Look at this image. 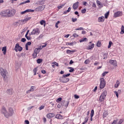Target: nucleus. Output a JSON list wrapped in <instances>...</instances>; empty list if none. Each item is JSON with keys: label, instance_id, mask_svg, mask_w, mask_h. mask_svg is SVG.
<instances>
[{"label": "nucleus", "instance_id": "4be33fe9", "mask_svg": "<svg viewBox=\"0 0 124 124\" xmlns=\"http://www.w3.org/2000/svg\"><path fill=\"white\" fill-rule=\"evenodd\" d=\"M2 51H3V55L6 54V46L3 47L2 49Z\"/></svg>", "mask_w": 124, "mask_h": 124}, {"label": "nucleus", "instance_id": "e2e57ef3", "mask_svg": "<svg viewBox=\"0 0 124 124\" xmlns=\"http://www.w3.org/2000/svg\"><path fill=\"white\" fill-rule=\"evenodd\" d=\"M73 36H74V37H78V35H77V34H76V33H75L73 34Z\"/></svg>", "mask_w": 124, "mask_h": 124}, {"label": "nucleus", "instance_id": "f704fd0d", "mask_svg": "<svg viewBox=\"0 0 124 124\" xmlns=\"http://www.w3.org/2000/svg\"><path fill=\"white\" fill-rule=\"evenodd\" d=\"M37 63H41V62H42V59H37Z\"/></svg>", "mask_w": 124, "mask_h": 124}, {"label": "nucleus", "instance_id": "6ab92c4d", "mask_svg": "<svg viewBox=\"0 0 124 124\" xmlns=\"http://www.w3.org/2000/svg\"><path fill=\"white\" fill-rule=\"evenodd\" d=\"M94 48V44H92L91 45H90L88 47H87V50H93Z\"/></svg>", "mask_w": 124, "mask_h": 124}, {"label": "nucleus", "instance_id": "774afa93", "mask_svg": "<svg viewBox=\"0 0 124 124\" xmlns=\"http://www.w3.org/2000/svg\"><path fill=\"white\" fill-rule=\"evenodd\" d=\"M118 122V120H114L112 122V124H117V122Z\"/></svg>", "mask_w": 124, "mask_h": 124}, {"label": "nucleus", "instance_id": "2f4dec72", "mask_svg": "<svg viewBox=\"0 0 124 124\" xmlns=\"http://www.w3.org/2000/svg\"><path fill=\"white\" fill-rule=\"evenodd\" d=\"M25 11L27 12H34V10H31V9H27L25 10Z\"/></svg>", "mask_w": 124, "mask_h": 124}, {"label": "nucleus", "instance_id": "58836bf2", "mask_svg": "<svg viewBox=\"0 0 124 124\" xmlns=\"http://www.w3.org/2000/svg\"><path fill=\"white\" fill-rule=\"evenodd\" d=\"M20 21H16L14 23L13 25L14 26H15L16 27H17L18 26V24H19Z\"/></svg>", "mask_w": 124, "mask_h": 124}, {"label": "nucleus", "instance_id": "393cba45", "mask_svg": "<svg viewBox=\"0 0 124 124\" xmlns=\"http://www.w3.org/2000/svg\"><path fill=\"white\" fill-rule=\"evenodd\" d=\"M107 116H108V112L105 111L104 112H103V118H106L107 117Z\"/></svg>", "mask_w": 124, "mask_h": 124}, {"label": "nucleus", "instance_id": "cd10ccee", "mask_svg": "<svg viewBox=\"0 0 124 124\" xmlns=\"http://www.w3.org/2000/svg\"><path fill=\"white\" fill-rule=\"evenodd\" d=\"M84 41H87V38H83L79 40V42L82 43Z\"/></svg>", "mask_w": 124, "mask_h": 124}, {"label": "nucleus", "instance_id": "3c124183", "mask_svg": "<svg viewBox=\"0 0 124 124\" xmlns=\"http://www.w3.org/2000/svg\"><path fill=\"white\" fill-rule=\"evenodd\" d=\"M108 73V72H104L102 74V76L103 77L105 76L106 75V74H107Z\"/></svg>", "mask_w": 124, "mask_h": 124}, {"label": "nucleus", "instance_id": "f03ea898", "mask_svg": "<svg viewBox=\"0 0 124 124\" xmlns=\"http://www.w3.org/2000/svg\"><path fill=\"white\" fill-rule=\"evenodd\" d=\"M7 14H8V17H13L14 15H15V13H16V11L15 9H7Z\"/></svg>", "mask_w": 124, "mask_h": 124}, {"label": "nucleus", "instance_id": "69168bd1", "mask_svg": "<svg viewBox=\"0 0 124 124\" xmlns=\"http://www.w3.org/2000/svg\"><path fill=\"white\" fill-rule=\"evenodd\" d=\"M25 124H30V121H29L28 120H25Z\"/></svg>", "mask_w": 124, "mask_h": 124}, {"label": "nucleus", "instance_id": "4d7b16f0", "mask_svg": "<svg viewBox=\"0 0 124 124\" xmlns=\"http://www.w3.org/2000/svg\"><path fill=\"white\" fill-rule=\"evenodd\" d=\"M26 39L25 38H23L21 39V42H25L26 41Z\"/></svg>", "mask_w": 124, "mask_h": 124}, {"label": "nucleus", "instance_id": "423d86ee", "mask_svg": "<svg viewBox=\"0 0 124 124\" xmlns=\"http://www.w3.org/2000/svg\"><path fill=\"white\" fill-rule=\"evenodd\" d=\"M15 50L16 52H18V51H19V52H21V51L23 50V47H21V46L19 45V44L17 43L16 45Z\"/></svg>", "mask_w": 124, "mask_h": 124}, {"label": "nucleus", "instance_id": "a18cd8bd", "mask_svg": "<svg viewBox=\"0 0 124 124\" xmlns=\"http://www.w3.org/2000/svg\"><path fill=\"white\" fill-rule=\"evenodd\" d=\"M52 64H54V65H56V66H59V63L58 62H54L52 63Z\"/></svg>", "mask_w": 124, "mask_h": 124}, {"label": "nucleus", "instance_id": "603ef678", "mask_svg": "<svg viewBox=\"0 0 124 124\" xmlns=\"http://www.w3.org/2000/svg\"><path fill=\"white\" fill-rule=\"evenodd\" d=\"M44 44L45 45L41 46H42V48H45V47H46L47 46V43H45Z\"/></svg>", "mask_w": 124, "mask_h": 124}, {"label": "nucleus", "instance_id": "20e7f679", "mask_svg": "<svg viewBox=\"0 0 124 124\" xmlns=\"http://www.w3.org/2000/svg\"><path fill=\"white\" fill-rule=\"evenodd\" d=\"M106 95H107V91L106 90H105L100 95L99 97V101L101 102H102V101H104L105 98L106 97Z\"/></svg>", "mask_w": 124, "mask_h": 124}, {"label": "nucleus", "instance_id": "37998d69", "mask_svg": "<svg viewBox=\"0 0 124 124\" xmlns=\"http://www.w3.org/2000/svg\"><path fill=\"white\" fill-rule=\"evenodd\" d=\"M60 23H61V21H58L55 24V27L57 28V29L59 28V26H58V25H59V24H60Z\"/></svg>", "mask_w": 124, "mask_h": 124}, {"label": "nucleus", "instance_id": "aec40b11", "mask_svg": "<svg viewBox=\"0 0 124 124\" xmlns=\"http://www.w3.org/2000/svg\"><path fill=\"white\" fill-rule=\"evenodd\" d=\"M109 63H111V64H113V65H117V61L115 60H110L109 61Z\"/></svg>", "mask_w": 124, "mask_h": 124}, {"label": "nucleus", "instance_id": "c03bdc74", "mask_svg": "<svg viewBox=\"0 0 124 124\" xmlns=\"http://www.w3.org/2000/svg\"><path fill=\"white\" fill-rule=\"evenodd\" d=\"M73 44H74V43L73 42L71 43H66V45H70V46H72Z\"/></svg>", "mask_w": 124, "mask_h": 124}, {"label": "nucleus", "instance_id": "f257e3e1", "mask_svg": "<svg viewBox=\"0 0 124 124\" xmlns=\"http://www.w3.org/2000/svg\"><path fill=\"white\" fill-rule=\"evenodd\" d=\"M0 73L3 77L4 81H6L7 80V71L2 68H0Z\"/></svg>", "mask_w": 124, "mask_h": 124}, {"label": "nucleus", "instance_id": "f3484780", "mask_svg": "<svg viewBox=\"0 0 124 124\" xmlns=\"http://www.w3.org/2000/svg\"><path fill=\"white\" fill-rule=\"evenodd\" d=\"M7 93L8 94H9L10 95H12V93H13V89H8L6 91Z\"/></svg>", "mask_w": 124, "mask_h": 124}, {"label": "nucleus", "instance_id": "6e6d98bb", "mask_svg": "<svg viewBox=\"0 0 124 124\" xmlns=\"http://www.w3.org/2000/svg\"><path fill=\"white\" fill-rule=\"evenodd\" d=\"M116 84H117V86H115V88H118L119 86H120V82L118 81H117L116 82Z\"/></svg>", "mask_w": 124, "mask_h": 124}, {"label": "nucleus", "instance_id": "c85d7f7f", "mask_svg": "<svg viewBox=\"0 0 124 124\" xmlns=\"http://www.w3.org/2000/svg\"><path fill=\"white\" fill-rule=\"evenodd\" d=\"M34 52L36 53L37 54L39 53V49L35 48L34 50Z\"/></svg>", "mask_w": 124, "mask_h": 124}, {"label": "nucleus", "instance_id": "dca6fc26", "mask_svg": "<svg viewBox=\"0 0 124 124\" xmlns=\"http://www.w3.org/2000/svg\"><path fill=\"white\" fill-rule=\"evenodd\" d=\"M55 114L53 113H49L46 115V117L48 119H51V118H53L55 117Z\"/></svg>", "mask_w": 124, "mask_h": 124}, {"label": "nucleus", "instance_id": "473e14b6", "mask_svg": "<svg viewBox=\"0 0 124 124\" xmlns=\"http://www.w3.org/2000/svg\"><path fill=\"white\" fill-rule=\"evenodd\" d=\"M109 12H107L105 14V17L106 19H107L108 18V16H109Z\"/></svg>", "mask_w": 124, "mask_h": 124}, {"label": "nucleus", "instance_id": "412c9836", "mask_svg": "<svg viewBox=\"0 0 124 124\" xmlns=\"http://www.w3.org/2000/svg\"><path fill=\"white\" fill-rule=\"evenodd\" d=\"M74 52H75V50H66L67 54H69L70 55L73 54V53H74Z\"/></svg>", "mask_w": 124, "mask_h": 124}, {"label": "nucleus", "instance_id": "ea45409f", "mask_svg": "<svg viewBox=\"0 0 124 124\" xmlns=\"http://www.w3.org/2000/svg\"><path fill=\"white\" fill-rule=\"evenodd\" d=\"M112 44H113V43L111 41H109L108 48H111V46Z\"/></svg>", "mask_w": 124, "mask_h": 124}, {"label": "nucleus", "instance_id": "f8f14e48", "mask_svg": "<svg viewBox=\"0 0 124 124\" xmlns=\"http://www.w3.org/2000/svg\"><path fill=\"white\" fill-rule=\"evenodd\" d=\"M45 9V5L39 6L35 8L36 11H42Z\"/></svg>", "mask_w": 124, "mask_h": 124}, {"label": "nucleus", "instance_id": "5701e85b", "mask_svg": "<svg viewBox=\"0 0 124 124\" xmlns=\"http://www.w3.org/2000/svg\"><path fill=\"white\" fill-rule=\"evenodd\" d=\"M34 91V86H31L30 90L27 92V93H29L30 92H33Z\"/></svg>", "mask_w": 124, "mask_h": 124}, {"label": "nucleus", "instance_id": "338daca9", "mask_svg": "<svg viewBox=\"0 0 124 124\" xmlns=\"http://www.w3.org/2000/svg\"><path fill=\"white\" fill-rule=\"evenodd\" d=\"M76 21H77V18H72V22H73L74 23L75 22H76Z\"/></svg>", "mask_w": 124, "mask_h": 124}, {"label": "nucleus", "instance_id": "864d4df0", "mask_svg": "<svg viewBox=\"0 0 124 124\" xmlns=\"http://www.w3.org/2000/svg\"><path fill=\"white\" fill-rule=\"evenodd\" d=\"M62 98L61 97H59V98H58L57 99V100H56V101L57 102H60L61 100H62Z\"/></svg>", "mask_w": 124, "mask_h": 124}, {"label": "nucleus", "instance_id": "680f3d73", "mask_svg": "<svg viewBox=\"0 0 124 124\" xmlns=\"http://www.w3.org/2000/svg\"><path fill=\"white\" fill-rule=\"evenodd\" d=\"M123 119H120V121L118 122V124H123Z\"/></svg>", "mask_w": 124, "mask_h": 124}, {"label": "nucleus", "instance_id": "1a4fd4ad", "mask_svg": "<svg viewBox=\"0 0 124 124\" xmlns=\"http://www.w3.org/2000/svg\"><path fill=\"white\" fill-rule=\"evenodd\" d=\"M1 113L3 115H4L5 118H7V116L6 115H7V110H6V109L4 107H2V109L1 110Z\"/></svg>", "mask_w": 124, "mask_h": 124}, {"label": "nucleus", "instance_id": "a878e982", "mask_svg": "<svg viewBox=\"0 0 124 124\" xmlns=\"http://www.w3.org/2000/svg\"><path fill=\"white\" fill-rule=\"evenodd\" d=\"M121 30V31L120 32L121 34H124V25L122 26Z\"/></svg>", "mask_w": 124, "mask_h": 124}, {"label": "nucleus", "instance_id": "49530a36", "mask_svg": "<svg viewBox=\"0 0 124 124\" xmlns=\"http://www.w3.org/2000/svg\"><path fill=\"white\" fill-rule=\"evenodd\" d=\"M44 2H45V0H42L40 1L39 3L40 4H44Z\"/></svg>", "mask_w": 124, "mask_h": 124}, {"label": "nucleus", "instance_id": "5fc2aeb1", "mask_svg": "<svg viewBox=\"0 0 124 124\" xmlns=\"http://www.w3.org/2000/svg\"><path fill=\"white\" fill-rule=\"evenodd\" d=\"M89 62H90V61H89L88 60H86L85 62L84 63L85 64H88V63H89Z\"/></svg>", "mask_w": 124, "mask_h": 124}, {"label": "nucleus", "instance_id": "c756f323", "mask_svg": "<svg viewBox=\"0 0 124 124\" xmlns=\"http://www.w3.org/2000/svg\"><path fill=\"white\" fill-rule=\"evenodd\" d=\"M37 57V53H36L34 52V53L32 54V57L33 59H35Z\"/></svg>", "mask_w": 124, "mask_h": 124}, {"label": "nucleus", "instance_id": "7ed1b4c3", "mask_svg": "<svg viewBox=\"0 0 124 124\" xmlns=\"http://www.w3.org/2000/svg\"><path fill=\"white\" fill-rule=\"evenodd\" d=\"M100 89L102 90V89H104V88H105V86H106V82L103 78H100Z\"/></svg>", "mask_w": 124, "mask_h": 124}, {"label": "nucleus", "instance_id": "b1692460", "mask_svg": "<svg viewBox=\"0 0 124 124\" xmlns=\"http://www.w3.org/2000/svg\"><path fill=\"white\" fill-rule=\"evenodd\" d=\"M29 2H31V1L30 0H27L24 2L20 3L19 4V5H22V4H26V3H29Z\"/></svg>", "mask_w": 124, "mask_h": 124}, {"label": "nucleus", "instance_id": "0eeeda50", "mask_svg": "<svg viewBox=\"0 0 124 124\" xmlns=\"http://www.w3.org/2000/svg\"><path fill=\"white\" fill-rule=\"evenodd\" d=\"M60 80L62 83H67V82L69 81V78L64 77H62Z\"/></svg>", "mask_w": 124, "mask_h": 124}, {"label": "nucleus", "instance_id": "bb28decb", "mask_svg": "<svg viewBox=\"0 0 124 124\" xmlns=\"http://www.w3.org/2000/svg\"><path fill=\"white\" fill-rule=\"evenodd\" d=\"M69 104V102L68 101H65V103H64V106L66 108H67L68 106V105Z\"/></svg>", "mask_w": 124, "mask_h": 124}, {"label": "nucleus", "instance_id": "09e8293b", "mask_svg": "<svg viewBox=\"0 0 124 124\" xmlns=\"http://www.w3.org/2000/svg\"><path fill=\"white\" fill-rule=\"evenodd\" d=\"M25 37L28 40H31V37L30 36H28V35L25 36Z\"/></svg>", "mask_w": 124, "mask_h": 124}, {"label": "nucleus", "instance_id": "bf43d9fd", "mask_svg": "<svg viewBox=\"0 0 124 124\" xmlns=\"http://www.w3.org/2000/svg\"><path fill=\"white\" fill-rule=\"evenodd\" d=\"M96 2H97V5L99 7V6L101 4V3L100 2V1H98V0H97Z\"/></svg>", "mask_w": 124, "mask_h": 124}, {"label": "nucleus", "instance_id": "8fccbe9b", "mask_svg": "<svg viewBox=\"0 0 124 124\" xmlns=\"http://www.w3.org/2000/svg\"><path fill=\"white\" fill-rule=\"evenodd\" d=\"M69 76H70V74H67V75H63V77H65V78H66V77H68Z\"/></svg>", "mask_w": 124, "mask_h": 124}, {"label": "nucleus", "instance_id": "39448f33", "mask_svg": "<svg viewBox=\"0 0 124 124\" xmlns=\"http://www.w3.org/2000/svg\"><path fill=\"white\" fill-rule=\"evenodd\" d=\"M14 113V110H13V108H9L8 109V112H7V118H8L9 117H12L13 116V114Z\"/></svg>", "mask_w": 124, "mask_h": 124}, {"label": "nucleus", "instance_id": "4468645a", "mask_svg": "<svg viewBox=\"0 0 124 124\" xmlns=\"http://www.w3.org/2000/svg\"><path fill=\"white\" fill-rule=\"evenodd\" d=\"M104 20H105V17L103 16L99 17L98 18V21L100 23H103V22H104Z\"/></svg>", "mask_w": 124, "mask_h": 124}, {"label": "nucleus", "instance_id": "ddd939ff", "mask_svg": "<svg viewBox=\"0 0 124 124\" xmlns=\"http://www.w3.org/2000/svg\"><path fill=\"white\" fill-rule=\"evenodd\" d=\"M123 15V13L122 12H117L114 13V16L117 18V17H120V16H122Z\"/></svg>", "mask_w": 124, "mask_h": 124}, {"label": "nucleus", "instance_id": "72a5a7b5", "mask_svg": "<svg viewBox=\"0 0 124 124\" xmlns=\"http://www.w3.org/2000/svg\"><path fill=\"white\" fill-rule=\"evenodd\" d=\"M88 121H89V117H86L85 119V121L83 122V123L84 124H86Z\"/></svg>", "mask_w": 124, "mask_h": 124}, {"label": "nucleus", "instance_id": "a211bd4d", "mask_svg": "<svg viewBox=\"0 0 124 124\" xmlns=\"http://www.w3.org/2000/svg\"><path fill=\"white\" fill-rule=\"evenodd\" d=\"M55 118L56 119L62 120V119H63V116L62 115V114H58L55 116Z\"/></svg>", "mask_w": 124, "mask_h": 124}, {"label": "nucleus", "instance_id": "6e6552de", "mask_svg": "<svg viewBox=\"0 0 124 124\" xmlns=\"http://www.w3.org/2000/svg\"><path fill=\"white\" fill-rule=\"evenodd\" d=\"M0 16H1V17H3L4 18L8 17L7 10L1 11L0 13Z\"/></svg>", "mask_w": 124, "mask_h": 124}, {"label": "nucleus", "instance_id": "0e129e2a", "mask_svg": "<svg viewBox=\"0 0 124 124\" xmlns=\"http://www.w3.org/2000/svg\"><path fill=\"white\" fill-rule=\"evenodd\" d=\"M69 72L72 73L74 71V69L73 68H72L70 70H69Z\"/></svg>", "mask_w": 124, "mask_h": 124}, {"label": "nucleus", "instance_id": "7c9ffc66", "mask_svg": "<svg viewBox=\"0 0 124 124\" xmlns=\"http://www.w3.org/2000/svg\"><path fill=\"white\" fill-rule=\"evenodd\" d=\"M40 24H41V25H43L44 24H44V27H45V24H46V22H45V20H41L40 22Z\"/></svg>", "mask_w": 124, "mask_h": 124}, {"label": "nucleus", "instance_id": "e433bc0d", "mask_svg": "<svg viewBox=\"0 0 124 124\" xmlns=\"http://www.w3.org/2000/svg\"><path fill=\"white\" fill-rule=\"evenodd\" d=\"M84 28L83 27H80L79 28H77L75 29V31H83Z\"/></svg>", "mask_w": 124, "mask_h": 124}, {"label": "nucleus", "instance_id": "c9c22d12", "mask_svg": "<svg viewBox=\"0 0 124 124\" xmlns=\"http://www.w3.org/2000/svg\"><path fill=\"white\" fill-rule=\"evenodd\" d=\"M93 115H94V110L92 109L91 110V117H93Z\"/></svg>", "mask_w": 124, "mask_h": 124}, {"label": "nucleus", "instance_id": "2eb2a0df", "mask_svg": "<svg viewBox=\"0 0 124 124\" xmlns=\"http://www.w3.org/2000/svg\"><path fill=\"white\" fill-rule=\"evenodd\" d=\"M79 4V2L77 1V2L75 3L73 5V8L75 10H76V9H77V8H78V7Z\"/></svg>", "mask_w": 124, "mask_h": 124}, {"label": "nucleus", "instance_id": "9b49d317", "mask_svg": "<svg viewBox=\"0 0 124 124\" xmlns=\"http://www.w3.org/2000/svg\"><path fill=\"white\" fill-rule=\"evenodd\" d=\"M40 33V31L39 29H33L31 32V34H39Z\"/></svg>", "mask_w": 124, "mask_h": 124}, {"label": "nucleus", "instance_id": "a19ab883", "mask_svg": "<svg viewBox=\"0 0 124 124\" xmlns=\"http://www.w3.org/2000/svg\"><path fill=\"white\" fill-rule=\"evenodd\" d=\"M96 45H97V47H100L101 46V43L99 41H98Z\"/></svg>", "mask_w": 124, "mask_h": 124}, {"label": "nucleus", "instance_id": "de8ad7c7", "mask_svg": "<svg viewBox=\"0 0 124 124\" xmlns=\"http://www.w3.org/2000/svg\"><path fill=\"white\" fill-rule=\"evenodd\" d=\"M27 46H31V42H28L26 44Z\"/></svg>", "mask_w": 124, "mask_h": 124}, {"label": "nucleus", "instance_id": "9d476101", "mask_svg": "<svg viewBox=\"0 0 124 124\" xmlns=\"http://www.w3.org/2000/svg\"><path fill=\"white\" fill-rule=\"evenodd\" d=\"M31 17H28L27 18H24V19H22L21 20H19V22H21L22 24L24 25V24H26L28 21H29V20H31Z\"/></svg>", "mask_w": 124, "mask_h": 124}, {"label": "nucleus", "instance_id": "13d9d810", "mask_svg": "<svg viewBox=\"0 0 124 124\" xmlns=\"http://www.w3.org/2000/svg\"><path fill=\"white\" fill-rule=\"evenodd\" d=\"M39 110H42V109H44V106H41L39 108Z\"/></svg>", "mask_w": 124, "mask_h": 124}, {"label": "nucleus", "instance_id": "79ce46f5", "mask_svg": "<svg viewBox=\"0 0 124 124\" xmlns=\"http://www.w3.org/2000/svg\"><path fill=\"white\" fill-rule=\"evenodd\" d=\"M86 11H87V9H83L81 10V13L82 14H85V13H86Z\"/></svg>", "mask_w": 124, "mask_h": 124}, {"label": "nucleus", "instance_id": "052dcab7", "mask_svg": "<svg viewBox=\"0 0 124 124\" xmlns=\"http://www.w3.org/2000/svg\"><path fill=\"white\" fill-rule=\"evenodd\" d=\"M33 71L34 73L37 72V67H36V68H34Z\"/></svg>", "mask_w": 124, "mask_h": 124}, {"label": "nucleus", "instance_id": "4c0bfd02", "mask_svg": "<svg viewBox=\"0 0 124 124\" xmlns=\"http://www.w3.org/2000/svg\"><path fill=\"white\" fill-rule=\"evenodd\" d=\"M65 103V101L63 100L62 101L60 104V105H61V106H64V103Z\"/></svg>", "mask_w": 124, "mask_h": 124}]
</instances>
